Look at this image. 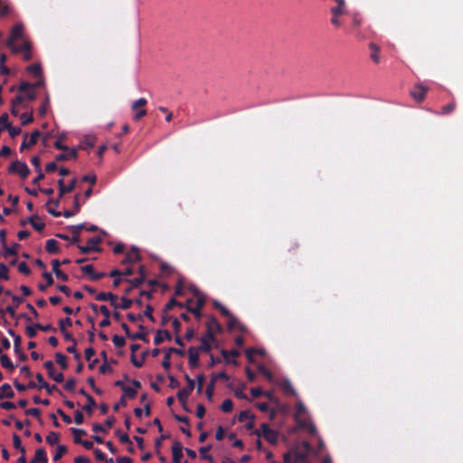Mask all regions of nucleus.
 I'll return each instance as SVG.
<instances>
[{"mask_svg": "<svg viewBox=\"0 0 463 463\" xmlns=\"http://www.w3.org/2000/svg\"><path fill=\"white\" fill-rule=\"evenodd\" d=\"M22 125L26 126L33 121V117L32 114L23 113L20 116Z\"/></svg>", "mask_w": 463, "mask_h": 463, "instance_id": "obj_63", "label": "nucleus"}, {"mask_svg": "<svg viewBox=\"0 0 463 463\" xmlns=\"http://www.w3.org/2000/svg\"><path fill=\"white\" fill-rule=\"evenodd\" d=\"M5 249V252L3 256L5 258H7L8 256H16L17 250L20 248V244L14 243L12 246L8 247L7 244H5V247H3Z\"/></svg>", "mask_w": 463, "mask_h": 463, "instance_id": "obj_32", "label": "nucleus"}, {"mask_svg": "<svg viewBox=\"0 0 463 463\" xmlns=\"http://www.w3.org/2000/svg\"><path fill=\"white\" fill-rule=\"evenodd\" d=\"M13 305L7 306L5 312L8 313L12 317H15V308L24 302V298L19 296H12Z\"/></svg>", "mask_w": 463, "mask_h": 463, "instance_id": "obj_21", "label": "nucleus"}, {"mask_svg": "<svg viewBox=\"0 0 463 463\" xmlns=\"http://www.w3.org/2000/svg\"><path fill=\"white\" fill-rule=\"evenodd\" d=\"M306 451H299L298 449H295L293 451L294 460L293 463H309L307 461L308 453L311 449V446L308 442L305 441L303 443Z\"/></svg>", "mask_w": 463, "mask_h": 463, "instance_id": "obj_8", "label": "nucleus"}, {"mask_svg": "<svg viewBox=\"0 0 463 463\" xmlns=\"http://www.w3.org/2000/svg\"><path fill=\"white\" fill-rule=\"evenodd\" d=\"M78 156L77 150L75 148L65 151V153H61L56 156L57 161H67L70 159H76Z\"/></svg>", "mask_w": 463, "mask_h": 463, "instance_id": "obj_25", "label": "nucleus"}, {"mask_svg": "<svg viewBox=\"0 0 463 463\" xmlns=\"http://www.w3.org/2000/svg\"><path fill=\"white\" fill-rule=\"evenodd\" d=\"M75 385H76V380L74 378H69L66 381L63 388L67 392H73L74 388H75Z\"/></svg>", "mask_w": 463, "mask_h": 463, "instance_id": "obj_62", "label": "nucleus"}, {"mask_svg": "<svg viewBox=\"0 0 463 463\" xmlns=\"http://www.w3.org/2000/svg\"><path fill=\"white\" fill-rule=\"evenodd\" d=\"M36 380L38 382V388L39 389H45L46 392L51 395L53 391L57 390L56 385H49L47 382L44 381L43 376L41 373H36L35 375Z\"/></svg>", "mask_w": 463, "mask_h": 463, "instance_id": "obj_20", "label": "nucleus"}, {"mask_svg": "<svg viewBox=\"0 0 463 463\" xmlns=\"http://www.w3.org/2000/svg\"><path fill=\"white\" fill-rule=\"evenodd\" d=\"M171 354H176L178 355L184 356V351L183 349H177L175 347H170L166 351H165L164 360L162 362V366L165 370H169L171 367Z\"/></svg>", "mask_w": 463, "mask_h": 463, "instance_id": "obj_10", "label": "nucleus"}, {"mask_svg": "<svg viewBox=\"0 0 463 463\" xmlns=\"http://www.w3.org/2000/svg\"><path fill=\"white\" fill-rule=\"evenodd\" d=\"M112 342L116 347H123L126 345L125 338L123 336L114 335L112 336Z\"/></svg>", "mask_w": 463, "mask_h": 463, "instance_id": "obj_57", "label": "nucleus"}, {"mask_svg": "<svg viewBox=\"0 0 463 463\" xmlns=\"http://www.w3.org/2000/svg\"><path fill=\"white\" fill-rule=\"evenodd\" d=\"M228 318L229 320L227 323V327L229 330H233L234 328H236L237 324H239V321L233 315L230 316Z\"/></svg>", "mask_w": 463, "mask_h": 463, "instance_id": "obj_64", "label": "nucleus"}, {"mask_svg": "<svg viewBox=\"0 0 463 463\" xmlns=\"http://www.w3.org/2000/svg\"><path fill=\"white\" fill-rule=\"evenodd\" d=\"M99 311L100 313L103 315V316H106V318H104L100 323H99V326L100 327H107L110 325V320H109V317H110V312L109 310V308L107 307V306L105 305H102L100 306L99 307Z\"/></svg>", "mask_w": 463, "mask_h": 463, "instance_id": "obj_30", "label": "nucleus"}, {"mask_svg": "<svg viewBox=\"0 0 463 463\" xmlns=\"http://www.w3.org/2000/svg\"><path fill=\"white\" fill-rule=\"evenodd\" d=\"M0 362H1V365L4 368L8 369L10 371H14V365L13 364L12 361L10 360V358L8 357L7 354H1Z\"/></svg>", "mask_w": 463, "mask_h": 463, "instance_id": "obj_34", "label": "nucleus"}, {"mask_svg": "<svg viewBox=\"0 0 463 463\" xmlns=\"http://www.w3.org/2000/svg\"><path fill=\"white\" fill-rule=\"evenodd\" d=\"M122 391L124 392V394L122 396H124L125 399H134L137 394V391L130 386L124 387Z\"/></svg>", "mask_w": 463, "mask_h": 463, "instance_id": "obj_47", "label": "nucleus"}, {"mask_svg": "<svg viewBox=\"0 0 463 463\" xmlns=\"http://www.w3.org/2000/svg\"><path fill=\"white\" fill-rule=\"evenodd\" d=\"M23 24H15L11 30L10 37L7 40V46L11 49L12 52L14 53L20 52V48L14 45V42L23 36Z\"/></svg>", "mask_w": 463, "mask_h": 463, "instance_id": "obj_3", "label": "nucleus"}, {"mask_svg": "<svg viewBox=\"0 0 463 463\" xmlns=\"http://www.w3.org/2000/svg\"><path fill=\"white\" fill-rule=\"evenodd\" d=\"M254 419H255V416L252 413H250L249 411H242L238 415V420L240 422H243L247 420H254Z\"/></svg>", "mask_w": 463, "mask_h": 463, "instance_id": "obj_51", "label": "nucleus"}, {"mask_svg": "<svg viewBox=\"0 0 463 463\" xmlns=\"http://www.w3.org/2000/svg\"><path fill=\"white\" fill-rule=\"evenodd\" d=\"M262 430V437L271 445H276L279 439V434L276 430L270 429L268 423L260 425Z\"/></svg>", "mask_w": 463, "mask_h": 463, "instance_id": "obj_7", "label": "nucleus"}, {"mask_svg": "<svg viewBox=\"0 0 463 463\" xmlns=\"http://www.w3.org/2000/svg\"><path fill=\"white\" fill-rule=\"evenodd\" d=\"M45 250L50 254H57L60 251L59 243L54 239H49L45 244Z\"/></svg>", "mask_w": 463, "mask_h": 463, "instance_id": "obj_27", "label": "nucleus"}, {"mask_svg": "<svg viewBox=\"0 0 463 463\" xmlns=\"http://www.w3.org/2000/svg\"><path fill=\"white\" fill-rule=\"evenodd\" d=\"M133 304V300L126 298L125 296L121 298V304H119V308L127 310L131 307Z\"/></svg>", "mask_w": 463, "mask_h": 463, "instance_id": "obj_58", "label": "nucleus"}, {"mask_svg": "<svg viewBox=\"0 0 463 463\" xmlns=\"http://www.w3.org/2000/svg\"><path fill=\"white\" fill-rule=\"evenodd\" d=\"M194 297H196V305L195 307H188L187 311L194 314L195 318L199 320L202 317V309L205 304V298L201 294L198 289H194Z\"/></svg>", "mask_w": 463, "mask_h": 463, "instance_id": "obj_4", "label": "nucleus"}, {"mask_svg": "<svg viewBox=\"0 0 463 463\" xmlns=\"http://www.w3.org/2000/svg\"><path fill=\"white\" fill-rule=\"evenodd\" d=\"M185 380L187 382V385L184 386V388L179 390L176 396L179 402L183 405L184 409L187 410L185 404L187 402L189 395L194 389L195 383L194 381L192 378H190L188 374H185Z\"/></svg>", "mask_w": 463, "mask_h": 463, "instance_id": "obj_1", "label": "nucleus"}, {"mask_svg": "<svg viewBox=\"0 0 463 463\" xmlns=\"http://www.w3.org/2000/svg\"><path fill=\"white\" fill-rule=\"evenodd\" d=\"M331 13L333 14L331 24L335 27L341 26L339 16L346 13L345 6H333L331 8Z\"/></svg>", "mask_w": 463, "mask_h": 463, "instance_id": "obj_14", "label": "nucleus"}, {"mask_svg": "<svg viewBox=\"0 0 463 463\" xmlns=\"http://www.w3.org/2000/svg\"><path fill=\"white\" fill-rule=\"evenodd\" d=\"M60 434L54 431L49 432L46 437V442L52 446L59 441Z\"/></svg>", "mask_w": 463, "mask_h": 463, "instance_id": "obj_49", "label": "nucleus"}, {"mask_svg": "<svg viewBox=\"0 0 463 463\" xmlns=\"http://www.w3.org/2000/svg\"><path fill=\"white\" fill-rule=\"evenodd\" d=\"M71 431L73 434V441L76 444H80L82 441L81 436H86L87 435L86 430H83V429L71 428Z\"/></svg>", "mask_w": 463, "mask_h": 463, "instance_id": "obj_31", "label": "nucleus"}, {"mask_svg": "<svg viewBox=\"0 0 463 463\" xmlns=\"http://www.w3.org/2000/svg\"><path fill=\"white\" fill-rule=\"evenodd\" d=\"M258 371L260 373L263 374L269 382L273 381L272 372L269 370L265 365H258Z\"/></svg>", "mask_w": 463, "mask_h": 463, "instance_id": "obj_43", "label": "nucleus"}, {"mask_svg": "<svg viewBox=\"0 0 463 463\" xmlns=\"http://www.w3.org/2000/svg\"><path fill=\"white\" fill-rule=\"evenodd\" d=\"M5 128L8 131L11 137H15L22 133V129L20 128L13 127L12 125L4 126Z\"/></svg>", "mask_w": 463, "mask_h": 463, "instance_id": "obj_50", "label": "nucleus"}, {"mask_svg": "<svg viewBox=\"0 0 463 463\" xmlns=\"http://www.w3.org/2000/svg\"><path fill=\"white\" fill-rule=\"evenodd\" d=\"M282 390L287 394H289V395H295L296 394V392H295L291 383L288 380H286L282 383Z\"/></svg>", "mask_w": 463, "mask_h": 463, "instance_id": "obj_53", "label": "nucleus"}, {"mask_svg": "<svg viewBox=\"0 0 463 463\" xmlns=\"http://www.w3.org/2000/svg\"><path fill=\"white\" fill-rule=\"evenodd\" d=\"M139 332L130 335L129 338L132 340H142L146 343L148 342V339L146 337V328L143 325H139L138 326Z\"/></svg>", "mask_w": 463, "mask_h": 463, "instance_id": "obj_26", "label": "nucleus"}, {"mask_svg": "<svg viewBox=\"0 0 463 463\" xmlns=\"http://www.w3.org/2000/svg\"><path fill=\"white\" fill-rule=\"evenodd\" d=\"M200 341H201V345L197 347L199 349V352L210 353L213 348L212 343L207 342L204 339H200Z\"/></svg>", "mask_w": 463, "mask_h": 463, "instance_id": "obj_52", "label": "nucleus"}, {"mask_svg": "<svg viewBox=\"0 0 463 463\" xmlns=\"http://www.w3.org/2000/svg\"><path fill=\"white\" fill-rule=\"evenodd\" d=\"M37 463H48L46 451L43 448L37 449L33 458Z\"/></svg>", "mask_w": 463, "mask_h": 463, "instance_id": "obj_29", "label": "nucleus"}, {"mask_svg": "<svg viewBox=\"0 0 463 463\" xmlns=\"http://www.w3.org/2000/svg\"><path fill=\"white\" fill-rule=\"evenodd\" d=\"M369 48L371 50V54H370L371 59L375 63H379L380 62V57H379L380 48L373 43H370Z\"/></svg>", "mask_w": 463, "mask_h": 463, "instance_id": "obj_33", "label": "nucleus"}, {"mask_svg": "<svg viewBox=\"0 0 463 463\" xmlns=\"http://www.w3.org/2000/svg\"><path fill=\"white\" fill-rule=\"evenodd\" d=\"M65 137L63 135L60 136L58 137V139L54 142L53 144V146L56 148V149H59V150H62V151H68L69 150V146L63 145L61 143V140L64 138Z\"/></svg>", "mask_w": 463, "mask_h": 463, "instance_id": "obj_59", "label": "nucleus"}, {"mask_svg": "<svg viewBox=\"0 0 463 463\" xmlns=\"http://www.w3.org/2000/svg\"><path fill=\"white\" fill-rule=\"evenodd\" d=\"M215 333L213 329L206 328L205 334L200 338L204 339L207 342L214 343L216 341Z\"/></svg>", "mask_w": 463, "mask_h": 463, "instance_id": "obj_48", "label": "nucleus"}, {"mask_svg": "<svg viewBox=\"0 0 463 463\" xmlns=\"http://www.w3.org/2000/svg\"><path fill=\"white\" fill-rule=\"evenodd\" d=\"M101 241V238L99 236L91 237L88 240L86 245H77V247L80 250V253L82 254H89L90 252H100L102 250V249L99 247Z\"/></svg>", "mask_w": 463, "mask_h": 463, "instance_id": "obj_2", "label": "nucleus"}, {"mask_svg": "<svg viewBox=\"0 0 463 463\" xmlns=\"http://www.w3.org/2000/svg\"><path fill=\"white\" fill-rule=\"evenodd\" d=\"M147 100L145 98H140L137 100L134 101L131 105L132 110H137L139 108H143L146 105Z\"/></svg>", "mask_w": 463, "mask_h": 463, "instance_id": "obj_60", "label": "nucleus"}, {"mask_svg": "<svg viewBox=\"0 0 463 463\" xmlns=\"http://www.w3.org/2000/svg\"><path fill=\"white\" fill-rule=\"evenodd\" d=\"M232 408H233V402L231 399L224 400L221 405V410L223 412H230V411H232Z\"/></svg>", "mask_w": 463, "mask_h": 463, "instance_id": "obj_56", "label": "nucleus"}, {"mask_svg": "<svg viewBox=\"0 0 463 463\" xmlns=\"http://www.w3.org/2000/svg\"><path fill=\"white\" fill-rule=\"evenodd\" d=\"M41 131L34 130L31 133L30 139L26 141L28 135L24 134V141L22 142L20 146V152H23L24 149L30 148L33 146H34L37 143L38 138L41 137Z\"/></svg>", "mask_w": 463, "mask_h": 463, "instance_id": "obj_9", "label": "nucleus"}, {"mask_svg": "<svg viewBox=\"0 0 463 463\" xmlns=\"http://www.w3.org/2000/svg\"><path fill=\"white\" fill-rule=\"evenodd\" d=\"M213 307L218 309L223 317H229L232 314L219 301H213Z\"/></svg>", "mask_w": 463, "mask_h": 463, "instance_id": "obj_44", "label": "nucleus"}, {"mask_svg": "<svg viewBox=\"0 0 463 463\" xmlns=\"http://www.w3.org/2000/svg\"><path fill=\"white\" fill-rule=\"evenodd\" d=\"M95 145V138L94 137H86L84 140H82L79 146L80 149L87 150L90 148H92Z\"/></svg>", "mask_w": 463, "mask_h": 463, "instance_id": "obj_37", "label": "nucleus"}, {"mask_svg": "<svg viewBox=\"0 0 463 463\" xmlns=\"http://www.w3.org/2000/svg\"><path fill=\"white\" fill-rule=\"evenodd\" d=\"M67 451H68V449H67L66 446L58 445L56 453L54 454L53 458H52L53 461H55V462L59 461L62 458V456L67 453Z\"/></svg>", "mask_w": 463, "mask_h": 463, "instance_id": "obj_40", "label": "nucleus"}, {"mask_svg": "<svg viewBox=\"0 0 463 463\" xmlns=\"http://www.w3.org/2000/svg\"><path fill=\"white\" fill-rule=\"evenodd\" d=\"M305 411L306 408L304 404L302 402L298 403L294 418L299 428L307 427V420L305 419H301V416L305 413Z\"/></svg>", "mask_w": 463, "mask_h": 463, "instance_id": "obj_13", "label": "nucleus"}, {"mask_svg": "<svg viewBox=\"0 0 463 463\" xmlns=\"http://www.w3.org/2000/svg\"><path fill=\"white\" fill-rule=\"evenodd\" d=\"M206 328L213 329L215 334H221L222 332V326L218 322L215 317L210 316L205 322Z\"/></svg>", "mask_w": 463, "mask_h": 463, "instance_id": "obj_22", "label": "nucleus"}, {"mask_svg": "<svg viewBox=\"0 0 463 463\" xmlns=\"http://www.w3.org/2000/svg\"><path fill=\"white\" fill-rule=\"evenodd\" d=\"M165 339L169 341L172 339L170 332L168 330H157L154 338V344L159 345Z\"/></svg>", "mask_w": 463, "mask_h": 463, "instance_id": "obj_24", "label": "nucleus"}, {"mask_svg": "<svg viewBox=\"0 0 463 463\" xmlns=\"http://www.w3.org/2000/svg\"><path fill=\"white\" fill-rule=\"evenodd\" d=\"M8 171L11 174H18L22 179H25L30 174V169L28 165L24 162H21L18 160L14 161L10 165Z\"/></svg>", "mask_w": 463, "mask_h": 463, "instance_id": "obj_5", "label": "nucleus"}, {"mask_svg": "<svg viewBox=\"0 0 463 463\" xmlns=\"http://www.w3.org/2000/svg\"><path fill=\"white\" fill-rule=\"evenodd\" d=\"M215 379H212L210 383L207 385L205 394L208 400H212L214 392Z\"/></svg>", "mask_w": 463, "mask_h": 463, "instance_id": "obj_55", "label": "nucleus"}, {"mask_svg": "<svg viewBox=\"0 0 463 463\" xmlns=\"http://www.w3.org/2000/svg\"><path fill=\"white\" fill-rule=\"evenodd\" d=\"M8 280L9 279V269L8 267L5 263H0V280Z\"/></svg>", "mask_w": 463, "mask_h": 463, "instance_id": "obj_54", "label": "nucleus"}, {"mask_svg": "<svg viewBox=\"0 0 463 463\" xmlns=\"http://www.w3.org/2000/svg\"><path fill=\"white\" fill-rule=\"evenodd\" d=\"M429 89L425 87L422 83L415 84L410 91L411 96L419 103L424 101L426 98V94Z\"/></svg>", "mask_w": 463, "mask_h": 463, "instance_id": "obj_6", "label": "nucleus"}, {"mask_svg": "<svg viewBox=\"0 0 463 463\" xmlns=\"http://www.w3.org/2000/svg\"><path fill=\"white\" fill-rule=\"evenodd\" d=\"M172 455H173V458H172L173 463H181V458H183V446L177 440L173 442Z\"/></svg>", "mask_w": 463, "mask_h": 463, "instance_id": "obj_18", "label": "nucleus"}, {"mask_svg": "<svg viewBox=\"0 0 463 463\" xmlns=\"http://www.w3.org/2000/svg\"><path fill=\"white\" fill-rule=\"evenodd\" d=\"M87 402L88 403L83 407V409L87 411L89 415H91L93 413L94 408L97 407V403L92 396H89Z\"/></svg>", "mask_w": 463, "mask_h": 463, "instance_id": "obj_38", "label": "nucleus"}, {"mask_svg": "<svg viewBox=\"0 0 463 463\" xmlns=\"http://www.w3.org/2000/svg\"><path fill=\"white\" fill-rule=\"evenodd\" d=\"M113 298H116V295L112 292H99L96 295V299L98 301H109Z\"/></svg>", "mask_w": 463, "mask_h": 463, "instance_id": "obj_39", "label": "nucleus"}, {"mask_svg": "<svg viewBox=\"0 0 463 463\" xmlns=\"http://www.w3.org/2000/svg\"><path fill=\"white\" fill-rule=\"evenodd\" d=\"M26 71L32 74H33L35 77H40L42 75V67L38 63L32 64L27 67Z\"/></svg>", "mask_w": 463, "mask_h": 463, "instance_id": "obj_42", "label": "nucleus"}, {"mask_svg": "<svg viewBox=\"0 0 463 463\" xmlns=\"http://www.w3.org/2000/svg\"><path fill=\"white\" fill-rule=\"evenodd\" d=\"M76 184L77 180L72 179L68 185H65L63 179H60L58 181L60 198H61L65 194L71 193L75 189Z\"/></svg>", "mask_w": 463, "mask_h": 463, "instance_id": "obj_16", "label": "nucleus"}, {"mask_svg": "<svg viewBox=\"0 0 463 463\" xmlns=\"http://www.w3.org/2000/svg\"><path fill=\"white\" fill-rule=\"evenodd\" d=\"M199 353H200L199 349L194 346H191L188 349V358H189L190 367L195 368L199 365V359H200Z\"/></svg>", "mask_w": 463, "mask_h": 463, "instance_id": "obj_19", "label": "nucleus"}, {"mask_svg": "<svg viewBox=\"0 0 463 463\" xmlns=\"http://www.w3.org/2000/svg\"><path fill=\"white\" fill-rule=\"evenodd\" d=\"M55 361L62 370H66L68 368L67 356L65 354L61 353H56Z\"/></svg>", "mask_w": 463, "mask_h": 463, "instance_id": "obj_36", "label": "nucleus"}, {"mask_svg": "<svg viewBox=\"0 0 463 463\" xmlns=\"http://www.w3.org/2000/svg\"><path fill=\"white\" fill-rule=\"evenodd\" d=\"M72 233V237L71 239V244H78L80 241L81 231L85 229V223H80L78 225H71L69 227Z\"/></svg>", "mask_w": 463, "mask_h": 463, "instance_id": "obj_17", "label": "nucleus"}, {"mask_svg": "<svg viewBox=\"0 0 463 463\" xmlns=\"http://www.w3.org/2000/svg\"><path fill=\"white\" fill-rule=\"evenodd\" d=\"M20 48V52H24L23 58L24 61H28L32 59V52H31V43L28 41H25L21 46H18Z\"/></svg>", "mask_w": 463, "mask_h": 463, "instance_id": "obj_28", "label": "nucleus"}, {"mask_svg": "<svg viewBox=\"0 0 463 463\" xmlns=\"http://www.w3.org/2000/svg\"><path fill=\"white\" fill-rule=\"evenodd\" d=\"M81 270L82 272L85 274V275H89L90 276V279L93 281H97V280H99L100 279H102L103 277H105V273L104 272H96L94 270V267L93 265L91 264H89V265H85V266H82L81 267Z\"/></svg>", "mask_w": 463, "mask_h": 463, "instance_id": "obj_15", "label": "nucleus"}, {"mask_svg": "<svg viewBox=\"0 0 463 463\" xmlns=\"http://www.w3.org/2000/svg\"><path fill=\"white\" fill-rule=\"evenodd\" d=\"M174 307L183 308L184 307V304H183V302L177 301L175 298H173L165 306V311H170Z\"/></svg>", "mask_w": 463, "mask_h": 463, "instance_id": "obj_45", "label": "nucleus"}, {"mask_svg": "<svg viewBox=\"0 0 463 463\" xmlns=\"http://www.w3.org/2000/svg\"><path fill=\"white\" fill-rule=\"evenodd\" d=\"M125 281L128 282L131 284V287L134 288H139L141 286V284L145 281L144 280V278H135L133 279H125Z\"/></svg>", "mask_w": 463, "mask_h": 463, "instance_id": "obj_61", "label": "nucleus"}, {"mask_svg": "<svg viewBox=\"0 0 463 463\" xmlns=\"http://www.w3.org/2000/svg\"><path fill=\"white\" fill-rule=\"evenodd\" d=\"M27 221L38 232H42L45 228V223L40 222V217L37 214L30 216Z\"/></svg>", "mask_w": 463, "mask_h": 463, "instance_id": "obj_23", "label": "nucleus"}, {"mask_svg": "<svg viewBox=\"0 0 463 463\" xmlns=\"http://www.w3.org/2000/svg\"><path fill=\"white\" fill-rule=\"evenodd\" d=\"M44 368L48 371V375L56 383H62L64 381V375L62 373H55L54 364L49 360L43 364Z\"/></svg>", "mask_w": 463, "mask_h": 463, "instance_id": "obj_12", "label": "nucleus"}, {"mask_svg": "<svg viewBox=\"0 0 463 463\" xmlns=\"http://www.w3.org/2000/svg\"><path fill=\"white\" fill-rule=\"evenodd\" d=\"M212 449V445H207L204 447H201L199 452L201 454V458L205 460L212 461L213 457L208 454V451Z\"/></svg>", "mask_w": 463, "mask_h": 463, "instance_id": "obj_46", "label": "nucleus"}, {"mask_svg": "<svg viewBox=\"0 0 463 463\" xmlns=\"http://www.w3.org/2000/svg\"><path fill=\"white\" fill-rule=\"evenodd\" d=\"M13 444L14 449H18L22 454H25V449L22 445L21 439L15 433L13 435Z\"/></svg>", "mask_w": 463, "mask_h": 463, "instance_id": "obj_41", "label": "nucleus"}, {"mask_svg": "<svg viewBox=\"0 0 463 463\" xmlns=\"http://www.w3.org/2000/svg\"><path fill=\"white\" fill-rule=\"evenodd\" d=\"M0 390L2 395H4V398L12 399L14 397V392L12 390L11 385L9 383L2 384Z\"/></svg>", "mask_w": 463, "mask_h": 463, "instance_id": "obj_35", "label": "nucleus"}, {"mask_svg": "<svg viewBox=\"0 0 463 463\" xmlns=\"http://www.w3.org/2000/svg\"><path fill=\"white\" fill-rule=\"evenodd\" d=\"M141 260V255L139 249L137 246H132L130 250L127 253L125 258L122 260V264H129L138 262Z\"/></svg>", "mask_w": 463, "mask_h": 463, "instance_id": "obj_11", "label": "nucleus"}]
</instances>
